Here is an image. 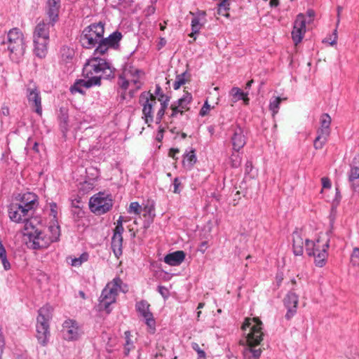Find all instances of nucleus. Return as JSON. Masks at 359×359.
<instances>
[{
  "label": "nucleus",
  "instance_id": "nucleus-1",
  "mask_svg": "<svg viewBox=\"0 0 359 359\" xmlns=\"http://www.w3.org/2000/svg\"><path fill=\"white\" fill-rule=\"evenodd\" d=\"M262 322L256 318H245L242 325L246 337L241 343L246 344L247 347L243 351V357L245 359H259L262 350L260 348H255V346L260 344L263 340L264 332L262 327Z\"/></svg>",
  "mask_w": 359,
  "mask_h": 359
},
{
  "label": "nucleus",
  "instance_id": "nucleus-2",
  "mask_svg": "<svg viewBox=\"0 0 359 359\" xmlns=\"http://www.w3.org/2000/svg\"><path fill=\"white\" fill-rule=\"evenodd\" d=\"M39 198L34 193L27 192L20 196L18 203H12L8 207L10 219L15 223L32 222L31 217L39 206Z\"/></svg>",
  "mask_w": 359,
  "mask_h": 359
},
{
  "label": "nucleus",
  "instance_id": "nucleus-3",
  "mask_svg": "<svg viewBox=\"0 0 359 359\" xmlns=\"http://www.w3.org/2000/svg\"><path fill=\"white\" fill-rule=\"evenodd\" d=\"M26 47L24 35L18 28L11 29L6 36H0V57L7 55L13 62H19Z\"/></svg>",
  "mask_w": 359,
  "mask_h": 359
},
{
  "label": "nucleus",
  "instance_id": "nucleus-4",
  "mask_svg": "<svg viewBox=\"0 0 359 359\" xmlns=\"http://www.w3.org/2000/svg\"><path fill=\"white\" fill-rule=\"evenodd\" d=\"M100 55L89 58L82 69L83 76H101L102 79H109L114 77L115 69Z\"/></svg>",
  "mask_w": 359,
  "mask_h": 359
},
{
  "label": "nucleus",
  "instance_id": "nucleus-5",
  "mask_svg": "<svg viewBox=\"0 0 359 359\" xmlns=\"http://www.w3.org/2000/svg\"><path fill=\"white\" fill-rule=\"evenodd\" d=\"M55 25L50 24V20H48L47 22L42 20L34 28L33 33L34 53L40 58L45 57L47 53V47L50 41L49 29L50 27H53Z\"/></svg>",
  "mask_w": 359,
  "mask_h": 359
},
{
  "label": "nucleus",
  "instance_id": "nucleus-6",
  "mask_svg": "<svg viewBox=\"0 0 359 359\" xmlns=\"http://www.w3.org/2000/svg\"><path fill=\"white\" fill-rule=\"evenodd\" d=\"M104 27L105 24L101 21L86 27L79 36L81 46L85 49H95L102 41Z\"/></svg>",
  "mask_w": 359,
  "mask_h": 359
},
{
  "label": "nucleus",
  "instance_id": "nucleus-7",
  "mask_svg": "<svg viewBox=\"0 0 359 359\" xmlns=\"http://www.w3.org/2000/svg\"><path fill=\"white\" fill-rule=\"evenodd\" d=\"M25 236L28 237L27 247L32 250L47 248L51 243V239L43 231L39 230L32 222H27L24 227Z\"/></svg>",
  "mask_w": 359,
  "mask_h": 359
},
{
  "label": "nucleus",
  "instance_id": "nucleus-8",
  "mask_svg": "<svg viewBox=\"0 0 359 359\" xmlns=\"http://www.w3.org/2000/svg\"><path fill=\"white\" fill-rule=\"evenodd\" d=\"M113 198L111 194L100 191L90 198L89 208L96 215L108 212L113 207Z\"/></svg>",
  "mask_w": 359,
  "mask_h": 359
},
{
  "label": "nucleus",
  "instance_id": "nucleus-9",
  "mask_svg": "<svg viewBox=\"0 0 359 359\" xmlns=\"http://www.w3.org/2000/svg\"><path fill=\"white\" fill-rule=\"evenodd\" d=\"M123 38L121 32L116 30L109 34L107 37L102 36V41L97 47L94 49L93 55H104L109 48L117 50L120 46V41Z\"/></svg>",
  "mask_w": 359,
  "mask_h": 359
},
{
  "label": "nucleus",
  "instance_id": "nucleus-10",
  "mask_svg": "<svg viewBox=\"0 0 359 359\" xmlns=\"http://www.w3.org/2000/svg\"><path fill=\"white\" fill-rule=\"evenodd\" d=\"M149 307L150 304L146 300H141L135 304L136 311L144 318L149 332L154 334L156 331V320L153 313L149 311Z\"/></svg>",
  "mask_w": 359,
  "mask_h": 359
},
{
  "label": "nucleus",
  "instance_id": "nucleus-11",
  "mask_svg": "<svg viewBox=\"0 0 359 359\" xmlns=\"http://www.w3.org/2000/svg\"><path fill=\"white\" fill-rule=\"evenodd\" d=\"M118 293L115 292V289H109V286H106L102 291L99 298L100 310H104L107 313H110L111 309L110 306L116 302Z\"/></svg>",
  "mask_w": 359,
  "mask_h": 359
},
{
  "label": "nucleus",
  "instance_id": "nucleus-12",
  "mask_svg": "<svg viewBox=\"0 0 359 359\" xmlns=\"http://www.w3.org/2000/svg\"><path fill=\"white\" fill-rule=\"evenodd\" d=\"M62 333L65 339L73 341L79 338L81 330L75 320L69 319L63 323Z\"/></svg>",
  "mask_w": 359,
  "mask_h": 359
},
{
  "label": "nucleus",
  "instance_id": "nucleus-13",
  "mask_svg": "<svg viewBox=\"0 0 359 359\" xmlns=\"http://www.w3.org/2000/svg\"><path fill=\"white\" fill-rule=\"evenodd\" d=\"M306 18L302 13L299 14L294 22L293 29L292 31V38L294 43L297 45L300 43L306 32Z\"/></svg>",
  "mask_w": 359,
  "mask_h": 359
},
{
  "label": "nucleus",
  "instance_id": "nucleus-14",
  "mask_svg": "<svg viewBox=\"0 0 359 359\" xmlns=\"http://www.w3.org/2000/svg\"><path fill=\"white\" fill-rule=\"evenodd\" d=\"M298 302L299 297L293 292H289L284 297L283 304L287 309L285 318L287 320H290L297 313Z\"/></svg>",
  "mask_w": 359,
  "mask_h": 359
},
{
  "label": "nucleus",
  "instance_id": "nucleus-15",
  "mask_svg": "<svg viewBox=\"0 0 359 359\" xmlns=\"http://www.w3.org/2000/svg\"><path fill=\"white\" fill-rule=\"evenodd\" d=\"M60 8L61 0H46L44 11L48 20H50V24L58 22Z\"/></svg>",
  "mask_w": 359,
  "mask_h": 359
},
{
  "label": "nucleus",
  "instance_id": "nucleus-16",
  "mask_svg": "<svg viewBox=\"0 0 359 359\" xmlns=\"http://www.w3.org/2000/svg\"><path fill=\"white\" fill-rule=\"evenodd\" d=\"M149 102L150 101L148 99V93L147 91L141 93L139 98V102L142 107V114L145 123L149 125L154 121V107L151 106V104H150Z\"/></svg>",
  "mask_w": 359,
  "mask_h": 359
},
{
  "label": "nucleus",
  "instance_id": "nucleus-17",
  "mask_svg": "<svg viewBox=\"0 0 359 359\" xmlns=\"http://www.w3.org/2000/svg\"><path fill=\"white\" fill-rule=\"evenodd\" d=\"M26 95L29 104L34 109V111L37 114L41 115V97L39 89L36 87L27 88Z\"/></svg>",
  "mask_w": 359,
  "mask_h": 359
},
{
  "label": "nucleus",
  "instance_id": "nucleus-18",
  "mask_svg": "<svg viewBox=\"0 0 359 359\" xmlns=\"http://www.w3.org/2000/svg\"><path fill=\"white\" fill-rule=\"evenodd\" d=\"M233 132L231 143L233 150L236 152H238L245 146L246 143V139L243 134V129L239 125H236L235 127H233Z\"/></svg>",
  "mask_w": 359,
  "mask_h": 359
},
{
  "label": "nucleus",
  "instance_id": "nucleus-19",
  "mask_svg": "<svg viewBox=\"0 0 359 359\" xmlns=\"http://www.w3.org/2000/svg\"><path fill=\"white\" fill-rule=\"evenodd\" d=\"M292 251L295 256H302L304 253L305 238L302 230L296 229L292 234Z\"/></svg>",
  "mask_w": 359,
  "mask_h": 359
},
{
  "label": "nucleus",
  "instance_id": "nucleus-20",
  "mask_svg": "<svg viewBox=\"0 0 359 359\" xmlns=\"http://www.w3.org/2000/svg\"><path fill=\"white\" fill-rule=\"evenodd\" d=\"M186 254L182 250H177L165 256L163 261L170 266H176L180 265L184 260Z\"/></svg>",
  "mask_w": 359,
  "mask_h": 359
},
{
  "label": "nucleus",
  "instance_id": "nucleus-21",
  "mask_svg": "<svg viewBox=\"0 0 359 359\" xmlns=\"http://www.w3.org/2000/svg\"><path fill=\"white\" fill-rule=\"evenodd\" d=\"M50 335L49 324L36 323V339L42 346H46Z\"/></svg>",
  "mask_w": 359,
  "mask_h": 359
},
{
  "label": "nucleus",
  "instance_id": "nucleus-22",
  "mask_svg": "<svg viewBox=\"0 0 359 359\" xmlns=\"http://www.w3.org/2000/svg\"><path fill=\"white\" fill-rule=\"evenodd\" d=\"M329 243L330 240L327 239L326 243L323 245L322 249L319 248V251H316V256H313L316 266L323 267L325 265L328 256L327 249L329 248Z\"/></svg>",
  "mask_w": 359,
  "mask_h": 359
},
{
  "label": "nucleus",
  "instance_id": "nucleus-23",
  "mask_svg": "<svg viewBox=\"0 0 359 359\" xmlns=\"http://www.w3.org/2000/svg\"><path fill=\"white\" fill-rule=\"evenodd\" d=\"M318 135L316 137L313 146L316 149H320L325 144L327 137L330 134V128L320 127L317 131Z\"/></svg>",
  "mask_w": 359,
  "mask_h": 359
},
{
  "label": "nucleus",
  "instance_id": "nucleus-24",
  "mask_svg": "<svg viewBox=\"0 0 359 359\" xmlns=\"http://www.w3.org/2000/svg\"><path fill=\"white\" fill-rule=\"evenodd\" d=\"M53 308L49 304H46L38 311L37 323L49 324V320L52 318Z\"/></svg>",
  "mask_w": 359,
  "mask_h": 359
},
{
  "label": "nucleus",
  "instance_id": "nucleus-25",
  "mask_svg": "<svg viewBox=\"0 0 359 359\" xmlns=\"http://www.w3.org/2000/svg\"><path fill=\"white\" fill-rule=\"evenodd\" d=\"M60 62L66 65L72 63L74 57V50L69 46H64L60 48Z\"/></svg>",
  "mask_w": 359,
  "mask_h": 359
},
{
  "label": "nucleus",
  "instance_id": "nucleus-26",
  "mask_svg": "<svg viewBox=\"0 0 359 359\" xmlns=\"http://www.w3.org/2000/svg\"><path fill=\"white\" fill-rule=\"evenodd\" d=\"M111 248L114 255L119 258L123 254V237L112 236Z\"/></svg>",
  "mask_w": 359,
  "mask_h": 359
},
{
  "label": "nucleus",
  "instance_id": "nucleus-27",
  "mask_svg": "<svg viewBox=\"0 0 359 359\" xmlns=\"http://www.w3.org/2000/svg\"><path fill=\"white\" fill-rule=\"evenodd\" d=\"M359 179V154H356L351 164V170L348 173V181Z\"/></svg>",
  "mask_w": 359,
  "mask_h": 359
},
{
  "label": "nucleus",
  "instance_id": "nucleus-28",
  "mask_svg": "<svg viewBox=\"0 0 359 359\" xmlns=\"http://www.w3.org/2000/svg\"><path fill=\"white\" fill-rule=\"evenodd\" d=\"M60 126L63 133L68 130L69 114L68 109L65 107H60L58 114Z\"/></svg>",
  "mask_w": 359,
  "mask_h": 359
},
{
  "label": "nucleus",
  "instance_id": "nucleus-29",
  "mask_svg": "<svg viewBox=\"0 0 359 359\" xmlns=\"http://www.w3.org/2000/svg\"><path fill=\"white\" fill-rule=\"evenodd\" d=\"M319 239L316 240V242L311 241L309 238H305V250L308 256H316V251H319Z\"/></svg>",
  "mask_w": 359,
  "mask_h": 359
},
{
  "label": "nucleus",
  "instance_id": "nucleus-30",
  "mask_svg": "<svg viewBox=\"0 0 359 359\" xmlns=\"http://www.w3.org/2000/svg\"><path fill=\"white\" fill-rule=\"evenodd\" d=\"M192 101V95L190 93L186 92L184 95L176 102H173L182 110H189V107L188 105Z\"/></svg>",
  "mask_w": 359,
  "mask_h": 359
},
{
  "label": "nucleus",
  "instance_id": "nucleus-31",
  "mask_svg": "<svg viewBox=\"0 0 359 359\" xmlns=\"http://www.w3.org/2000/svg\"><path fill=\"white\" fill-rule=\"evenodd\" d=\"M124 338L123 354L125 356H128L130 351L135 348L134 342L131 339V332L129 330L124 332Z\"/></svg>",
  "mask_w": 359,
  "mask_h": 359
},
{
  "label": "nucleus",
  "instance_id": "nucleus-32",
  "mask_svg": "<svg viewBox=\"0 0 359 359\" xmlns=\"http://www.w3.org/2000/svg\"><path fill=\"white\" fill-rule=\"evenodd\" d=\"M86 79H81V83L86 88H90L93 86H100L102 84L101 76H84Z\"/></svg>",
  "mask_w": 359,
  "mask_h": 359
},
{
  "label": "nucleus",
  "instance_id": "nucleus-33",
  "mask_svg": "<svg viewBox=\"0 0 359 359\" xmlns=\"http://www.w3.org/2000/svg\"><path fill=\"white\" fill-rule=\"evenodd\" d=\"M281 101L282 98L280 97H273L270 100L269 108L272 112L273 117L278 114Z\"/></svg>",
  "mask_w": 359,
  "mask_h": 359
},
{
  "label": "nucleus",
  "instance_id": "nucleus-34",
  "mask_svg": "<svg viewBox=\"0 0 359 359\" xmlns=\"http://www.w3.org/2000/svg\"><path fill=\"white\" fill-rule=\"evenodd\" d=\"M184 159L182 163L184 166H186V163H187L188 165L191 167L196 162V156L195 154V149H191L189 152H186L184 155Z\"/></svg>",
  "mask_w": 359,
  "mask_h": 359
},
{
  "label": "nucleus",
  "instance_id": "nucleus-35",
  "mask_svg": "<svg viewBox=\"0 0 359 359\" xmlns=\"http://www.w3.org/2000/svg\"><path fill=\"white\" fill-rule=\"evenodd\" d=\"M143 214L142 216L144 218H154L155 217V207L154 203L152 201L151 203L148 202V203L144 205L142 209Z\"/></svg>",
  "mask_w": 359,
  "mask_h": 359
},
{
  "label": "nucleus",
  "instance_id": "nucleus-36",
  "mask_svg": "<svg viewBox=\"0 0 359 359\" xmlns=\"http://www.w3.org/2000/svg\"><path fill=\"white\" fill-rule=\"evenodd\" d=\"M200 15L194 16L191 20V35L198 34L203 26V22H201Z\"/></svg>",
  "mask_w": 359,
  "mask_h": 359
},
{
  "label": "nucleus",
  "instance_id": "nucleus-37",
  "mask_svg": "<svg viewBox=\"0 0 359 359\" xmlns=\"http://www.w3.org/2000/svg\"><path fill=\"white\" fill-rule=\"evenodd\" d=\"M50 236L48 237L51 239V243L57 242L60 240V227L57 224L51 225L48 227Z\"/></svg>",
  "mask_w": 359,
  "mask_h": 359
},
{
  "label": "nucleus",
  "instance_id": "nucleus-38",
  "mask_svg": "<svg viewBox=\"0 0 359 359\" xmlns=\"http://www.w3.org/2000/svg\"><path fill=\"white\" fill-rule=\"evenodd\" d=\"M187 74V71H185L183 73L176 76L175 81L173 83V88L175 90H178L181 87V86L184 85L186 83V75Z\"/></svg>",
  "mask_w": 359,
  "mask_h": 359
},
{
  "label": "nucleus",
  "instance_id": "nucleus-39",
  "mask_svg": "<svg viewBox=\"0 0 359 359\" xmlns=\"http://www.w3.org/2000/svg\"><path fill=\"white\" fill-rule=\"evenodd\" d=\"M81 79H76L74 84L70 87V92L74 94L75 93H79L81 95H85L86 91L83 90L84 86L81 83Z\"/></svg>",
  "mask_w": 359,
  "mask_h": 359
},
{
  "label": "nucleus",
  "instance_id": "nucleus-40",
  "mask_svg": "<svg viewBox=\"0 0 359 359\" xmlns=\"http://www.w3.org/2000/svg\"><path fill=\"white\" fill-rule=\"evenodd\" d=\"M231 94L233 97L236 99V101L241 100V99H243L246 96V93H244L238 87L232 88L231 90Z\"/></svg>",
  "mask_w": 359,
  "mask_h": 359
},
{
  "label": "nucleus",
  "instance_id": "nucleus-41",
  "mask_svg": "<svg viewBox=\"0 0 359 359\" xmlns=\"http://www.w3.org/2000/svg\"><path fill=\"white\" fill-rule=\"evenodd\" d=\"M230 4L229 1L222 0L219 4H218V13L219 15H222L224 16H227V14H225L224 12L227 11L229 9Z\"/></svg>",
  "mask_w": 359,
  "mask_h": 359
},
{
  "label": "nucleus",
  "instance_id": "nucleus-42",
  "mask_svg": "<svg viewBox=\"0 0 359 359\" xmlns=\"http://www.w3.org/2000/svg\"><path fill=\"white\" fill-rule=\"evenodd\" d=\"M88 259V254L86 252L83 253L78 258H74L72 261V265L74 266H78L81 265L82 263L86 262Z\"/></svg>",
  "mask_w": 359,
  "mask_h": 359
},
{
  "label": "nucleus",
  "instance_id": "nucleus-43",
  "mask_svg": "<svg viewBox=\"0 0 359 359\" xmlns=\"http://www.w3.org/2000/svg\"><path fill=\"white\" fill-rule=\"evenodd\" d=\"M331 117L328 114H323L320 117V127L330 128Z\"/></svg>",
  "mask_w": 359,
  "mask_h": 359
},
{
  "label": "nucleus",
  "instance_id": "nucleus-44",
  "mask_svg": "<svg viewBox=\"0 0 359 359\" xmlns=\"http://www.w3.org/2000/svg\"><path fill=\"white\" fill-rule=\"evenodd\" d=\"M152 94L156 96V97H158V101L165 100V98H166V97H170V96L165 95L163 92L162 88L159 84L156 85L154 93H152Z\"/></svg>",
  "mask_w": 359,
  "mask_h": 359
},
{
  "label": "nucleus",
  "instance_id": "nucleus-45",
  "mask_svg": "<svg viewBox=\"0 0 359 359\" xmlns=\"http://www.w3.org/2000/svg\"><path fill=\"white\" fill-rule=\"evenodd\" d=\"M122 280L119 277H116L113 280L108 283L107 286H109V289H115V292L118 293V290L121 287Z\"/></svg>",
  "mask_w": 359,
  "mask_h": 359
},
{
  "label": "nucleus",
  "instance_id": "nucleus-46",
  "mask_svg": "<svg viewBox=\"0 0 359 359\" xmlns=\"http://www.w3.org/2000/svg\"><path fill=\"white\" fill-rule=\"evenodd\" d=\"M129 213H134L135 215H140L142 208L138 202H132L130 204L129 209H128Z\"/></svg>",
  "mask_w": 359,
  "mask_h": 359
},
{
  "label": "nucleus",
  "instance_id": "nucleus-47",
  "mask_svg": "<svg viewBox=\"0 0 359 359\" xmlns=\"http://www.w3.org/2000/svg\"><path fill=\"white\" fill-rule=\"evenodd\" d=\"M191 348L197 353L198 359H205L206 354L205 351L200 348L197 343L193 342L191 344Z\"/></svg>",
  "mask_w": 359,
  "mask_h": 359
},
{
  "label": "nucleus",
  "instance_id": "nucleus-48",
  "mask_svg": "<svg viewBox=\"0 0 359 359\" xmlns=\"http://www.w3.org/2000/svg\"><path fill=\"white\" fill-rule=\"evenodd\" d=\"M230 159H231V166L233 168H238L241 165V158L238 154H237V153L232 154Z\"/></svg>",
  "mask_w": 359,
  "mask_h": 359
},
{
  "label": "nucleus",
  "instance_id": "nucleus-49",
  "mask_svg": "<svg viewBox=\"0 0 359 359\" xmlns=\"http://www.w3.org/2000/svg\"><path fill=\"white\" fill-rule=\"evenodd\" d=\"M172 185L173 187V190H172L173 193L180 194L181 192L182 186V182H181L180 180L179 179V177L174 178Z\"/></svg>",
  "mask_w": 359,
  "mask_h": 359
},
{
  "label": "nucleus",
  "instance_id": "nucleus-50",
  "mask_svg": "<svg viewBox=\"0 0 359 359\" xmlns=\"http://www.w3.org/2000/svg\"><path fill=\"white\" fill-rule=\"evenodd\" d=\"M337 28L334 30L332 35L330 38H325L323 40V43H329L331 46H334L337 43Z\"/></svg>",
  "mask_w": 359,
  "mask_h": 359
},
{
  "label": "nucleus",
  "instance_id": "nucleus-51",
  "mask_svg": "<svg viewBox=\"0 0 359 359\" xmlns=\"http://www.w3.org/2000/svg\"><path fill=\"white\" fill-rule=\"evenodd\" d=\"M170 109L172 110V113L170 115V118H175L177 116L178 114L180 115H183L184 111L179 108L175 104L172 103L170 106Z\"/></svg>",
  "mask_w": 359,
  "mask_h": 359
},
{
  "label": "nucleus",
  "instance_id": "nucleus-52",
  "mask_svg": "<svg viewBox=\"0 0 359 359\" xmlns=\"http://www.w3.org/2000/svg\"><path fill=\"white\" fill-rule=\"evenodd\" d=\"M131 74V76H133V77L136 76L137 79H133V82L136 84L137 83H139V80H138V78H139V73L140 72V70L137 69H133L132 67H130V69H125V72H128Z\"/></svg>",
  "mask_w": 359,
  "mask_h": 359
},
{
  "label": "nucleus",
  "instance_id": "nucleus-53",
  "mask_svg": "<svg viewBox=\"0 0 359 359\" xmlns=\"http://www.w3.org/2000/svg\"><path fill=\"white\" fill-rule=\"evenodd\" d=\"M118 84L122 89L126 90L128 88L129 81L123 75H120L118 78Z\"/></svg>",
  "mask_w": 359,
  "mask_h": 359
},
{
  "label": "nucleus",
  "instance_id": "nucleus-54",
  "mask_svg": "<svg viewBox=\"0 0 359 359\" xmlns=\"http://www.w3.org/2000/svg\"><path fill=\"white\" fill-rule=\"evenodd\" d=\"M157 290L164 299H166L169 297V290L166 287L159 285L158 286Z\"/></svg>",
  "mask_w": 359,
  "mask_h": 359
},
{
  "label": "nucleus",
  "instance_id": "nucleus-55",
  "mask_svg": "<svg viewBox=\"0 0 359 359\" xmlns=\"http://www.w3.org/2000/svg\"><path fill=\"white\" fill-rule=\"evenodd\" d=\"M50 215L53 217L54 219H57V205L55 202L50 203Z\"/></svg>",
  "mask_w": 359,
  "mask_h": 359
},
{
  "label": "nucleus",
  "instance_id": "nucleus-56",
  "mask_svg": "<svg viewBox=\"0 0 359 359\" xmlns=\"http://www.w3.org/2000/svg\"><path fill=\"white\" fill-rule=\"evenodd\" d=\"M72 212L75 220L82 218L85 214L84 211H83L81 208L72 210Z\"/></svg>",
  "mask_w": 359,
  "mask_h": 359
},
{
  "label": "nucleus",
  "instance_id": "nucleus-57",
  "mask_svg": "<svg viewBox=\"0 0 359 359\" xmlns=\"http://www.w3.org/2000/svg\"><path fill=\"white\" fill-rule=\"evenodd\" d=\"M335 191H336L335 197L332 201L333 206H337L339 204L341 199V195L339 188L336 187Z\"/></svg>",
  "mask_w": 359,
  "mask_h": 359
},
{
  "label": "nucleus",
  "instance_id": "nucleus-58",
  "mask_svg": "<svg viewBox=\"0 0 359 359\" xmlns=\"http://www.w3.org/2000/svg\"><path fill=\"white\" fill-rule=\"evenodd\" d=\"M210 109V105L208 104V101H205L203 106L202 107V108L200 110L199 114L201 116H205L208 114Z\"/></svg>",
  "mask_w": 359,
  "mask_h": 359
},
{
  "label": "nucleus",
  "instance_id": "nucleus-59",
  "mask_svg": "<svg viewBox=\"0 0 359 359\" xmlns=\"http://www.w3.org/2000/svg\"><path fill=\"white\" fill-rule=\"evenodd\" d=\"M352 190L354 192L359 193V178L353 181H348Z\"/></svg>",
  "mask_w": 359,
  "mask_h": 359
},
{
  "label": "nucleus",
  "instance_id": "nucleus-60",
  "mask_svg": "<svg viewBox=\"0 0 359 359\" xmlns=\"http://www.w3.org/2000/svg\"><path fill=\"white\" fill-rule=\"evenodd\" d=\"M124 231L123 226H116L115 229H114V234L113 236H117V237H123L122 234Z\"/></svg>",
  "mask_w": 359,
  "mask_h": 359
},
{
  "label": "nucleus",
  "instance_id": "nucleus-61",
  "mask_svg": "<svg viewBox=\"0 0 359 359\" xmlns=\"http://www.w3.org/2000/svg\"><path fill=\"white\" fill-rule=\"evenodd\" d=\"M165 129L161 127V126H159L158 130L157 132L156 136V140L158 142H161L163 138V133H164Z\"/></svg>",
  "mask_w": 359,
  "mask_h": 359
},
{
  "label": "nucleus",
  "instance_id": "nucleus-62",
  "mask_svg": "<svg viewBox=\"0 0 359 359\" xmlns=\"http://www.w3.org/2000/svg\"><path fill=\"white\" fill-rule=\"evenodd\" d=\"M322 186L324 189L331 188V182L328 177H324L321 179Z\"/></svg>",
  "mask_w": 359,
  "mask_h": 359
},
{
  "label": "nucleus",
  "instance_id": "nucleus-63",
  "mask_svg": "<svg viewBox=\"0 0 359 359\" xmlns=\"http://www.w3.org/2000/svg\"><path fill=\"white\" fill-rule=\"evenodd\" d=\"M154 218H144V220L143 222V228L147 230L148 229L151 224L154 222Z\"/></svg>",
  "mask_w": 359,
  "mask_h": 359
},
{
  "label": "nucleus",
  "instance_id": "nucleus-64",
  "mask_svg": "<svg viewBox=\"0 0 359 359\" xmlns=\"http://www.w3.org/2000/svg\"><path fill=\"white\" fill-rule=\"evenodd\" d=\"M170 100V97H166V98H165V100H159V102H161L160 109L166 110V109L168 108Z\"/></svg>",
  "mask_w": 359,
  "mask_h": 359
}]
</instances>
